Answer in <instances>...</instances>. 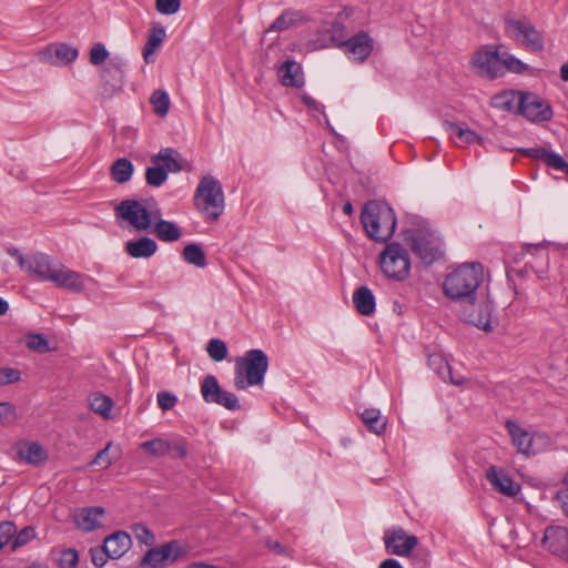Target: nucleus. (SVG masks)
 <instances>
[{
    "label": "nucleus",
    "mask_w": 568,
    "mask_h": 568,
    "mask_svg": "<svg viewBox=\"0 0 568 568\" xmlns=\"http://www.w3.org/2000/svg\"><path fill=\"white\" fill-rule=\"evenodd\" d=\"M483 281L484 268L480 263H463L445 277L443 290L448 298L460 304L477 297Z\"/></svg>",
    "instance_id": "1"
},
{
    "label": "nucleus",
    "mask_w": 568,
    "mask_h": 568,
    "mask_svg": "<svg viewBox=\"0 0 568 568\" xmlns=\"http://www.w3.org/2000/svg\"><path fill=\"white\" fill-rule=\"evenodd\" d=\"M361 221L367 236L381 243H386L393 236L397 224L393 209L376 201H369L364 205Z\"/></svg>",
    "instance_id": "2"
},
{
    "label": "nucleus",
    "mask_w": 568,
    "mask_h": 568,
    "mask_svg": "<svg viewBox=\"0 0 568 568\" xmlns=\"http://www.w3.org/2000/svg\"><path fill=\"white\" fill-rule=\"evenodd\" d=\"M268 368V357L262 349H250L242 357H237L234 366V386L245 389L248 386L260 385Z\"/></svg>",
    "instance_id": "3"
},
{
    "label": "nucleus",
    "mask_w": 568,
    "mask_h": 568,
    "mask_svg": "<svg viewBox=\"0 0 568 568\" xmlns=\"http://www.w3.org/2000/svg\"><path fill=\"white\" fill-rule=\"evenodd\" d=\"M114 215L122 227L125 225L140 233L151 229L153 222L161 216V211L149 210L142 201L125 199L114 207Z\"/></svg>",
    "instance_id": "4"
},
{
    "label": "nucleus",
    "mask_w": 568,
    "mask_h": 568,
    "mask_svg": "<svg viewBox=\"0 0 568 568\" xmlns=\"http://www.w3.org/2000/svg\"><path fill=\"white\" fill-rule=\"evenodd\" d=\"M327 32L333 44L344 49L346 53H352L354 60L359 63L364 62L373 51V39L365 31H359L347 39L346 27L336 21L331 24Z\"/></svg>",
    "instance_id": "5"
},
{
    "label": "nucleus",
    "mask_w": 568,
    "mask_h": 568,
    "mask_svg": "<svg viewBox=\"0 0 568 568\" xmlns=\"http://www.w3.org/2000/svg\"><path fill=\"white\" fill-rule=\"evenodd\" d=\"M199 200L203 201L201 211L207 215V220L214 222L223 213L224 193L221 183L212 175L204 176L195 191V203L200 207Z\"/></svg>",
    "instance_id": "6"
},
{
    "label": "nucleus",
    "mask_w": 568,
    "mask_h": 568,
    "mask_svg": "<svg viewBox=\"0 0 568 568\" xmlns=\"http://www.w3.org/2000/svg\"><path fill=\"white\" fill-rule=\"evenodd\" d=\"M379 262L383 273L392 280L404 281L409 274L408 252L399 243L387 244L381 254Z\"/></svg>",
    "instance_id": "7"
},
{
    "label": "nucleus",
    "mask_w": 568,
    "mask_h": 568,
    "mask_svg": "<svg viewBox=\"0 0 568 568\" xmlns=\"http://www.w3.org/2000/svg\"><path fill=\"white\" fill-rule=\"evenodd\" d=\"M503 45H483L474 52L470 59L471 67L477 74L495 80L501 77V49Z\"/></svg>",
    "instance_id": "8"
},
{
    "label": "nucleus",
    "mask_w": 568,
    "mask_h": 568,
    "mask_svg": "<svg viewBox=\"0 0 568 568\" xmlns=\"http://www.w3.org/2000/svg\"><path fill=\"white\" fill-rule=\"evenodd\" d=\"M404 241L410 245V250L417 255L425 265H430L437 261L443 252L438 240L433 235L418 230H406L403 232Z\"/></svg>",
    "instance_id": "9"
},
{
    "label": "nucleus",
    "mask_w": 568,
    "mask_h": 568,
    "mask_svg": "<svg viewBox=\"0 0 568 568\" xmlns=\"http://www.w3.org/2000/svg\"><path fill=\"white\" fill-rule=\"evenodd\" d=\"M505 31L517 40H521L523 44L531 52H541L545 48L544 37L532 23L526 18L515 19L505 18Z\"/></svg>",
    "instance_id": "10"
},
{
    "label": "nucleus",
    "mask_w": 568,
    "mask_h": 568,
    "mask_svg": "<svg viewBox=\"0 0 568 568\" xmlns=\"http://www.w3.org/2000/svg\"><path fill=\"white\" fill-rule=\"evenodd\" d=\"M459 317L467 324L474 325L485 332H491L494 325L491 322L493 303L489 300L480 302L476 298H469L459 304Z\"/></svg>",
    "instance_id": "11"
},
{
    "label": "nucleus",
    "mask_w": 568,
    "mask_h": 568,
    "mask_svg": "<svg viewBox=\"0 0 568 568\" xmlns=\"http://www.w3.org/2000/svg\"><path fill=\"white\" fill-rule=\"evenodd\" d=\"M186 555L185 549L178 540H170L169 542L160 546L152 547L139 562L140 568H162L176 562L180 558Z\"/></svg>",
    "instance_id": "12"
},
{
    "label": "nucleus",
    "mask_w": 568,
    "mask_h": 568,
    "mask_svg": "<svg viewBox=\"0 0 568 568\" xmlns=\"http://www.w3.org/2000/svg\"><path fill=\"white\" fill-rule=\"evenodd\" d=\"M518 113L531 122H546L554 116L549 102L531 92H519Z\"/></svg>",
    "instance_id": "13"
},
{
    "label": "nucleus",
    "mask_w": 568,
    "mask_h": 568,
    "mask_svg": "<svg viewBox=\"0 0 568 568\" xmlns=\"http://www.w3.org/2000/svg\"><path fill=\"white\" fill-rule=\"evenodd\" d=\"M201 394L206 403H213L229 410L241 408L237 396L224 390L214 375H206L201 383Z\"/></svg>",
    "instance_id": "14"
},
{
    "label": "nucleus",
    "mask_w": 568,
    "mask_h": 568,
    "mask_svg": "<svg viewBox=\"0 0 568 568\" xmlns=\"http://www.w3.org/2000/svg\"><path fill=\"white\" fill-rule=\"evenodd\" d=\"M125 61L120 57H114L101 69L100 77L102 81V97L112 98L122 91L124 85Z\"/></svg>",
    "instance_id": "15"
},
{
    "label": "nucleus",
    "mask_w": 568,
    "mask_h": 568,
    "mask_svg": "<svg viewBox=\"0 0 568 568\" xmlns=\"http://www.w3.org/2000/svg\"><path fill=\"white\" fill-rule=\"evenodd\" d=\"M19 265L33 278L51 282L59 263L53 262L47 254L36 253L28 257L19 255Z\"/></svg>",
    "instance_id": "16"
},
{
    "label": "nucleus",
    "mask_w": 568,
    "mask_h": 568,
    "mask_svg": "<svg viewBox=\"0 0 568 568\" xmlns=\"http://www.w3.org/2000/svg\"><path fill=\"white\" fill-rule=\"evenodd\" d=\"M383 539L386 551L399 557L409 556L418 545V538L414 535H408L402 527L387 529Z\"/></svg>",
    "instance_id": "17"
},
{
    "label": "nucleus",
    "mask_w": 568,
    "mask_h": 568,
    "mask_svg": "<svg viewBox=\"0 0 568 568\" xmlns=\"http://www.w3.org/2000/svg\"><path fill=\"white\" fill-rule=\"evenodd\" d=\"M542 545L552 555L568 561V529L559 526L547 527L542 538Z\"/></svg>",
    "instance_id": "18"
},
{
    "label": "nucleus",
    "mask_w": 568,
    "mask_h": 568,
    "mask_svg": "<svg viewBox=\"0 0 568 568\" xmlns=\"http://www.w3.org/2000/svg\"><path fill=\"white\" fill-rule=\"evenodd\" d=\"M151 162L153 164L161 163L166 173L169 172L176 173L181 171H190V163L180 154V152L172 148H164L159 151V153L151 156Z\"/></svg>",
    "instance_id": "19"
},
{
    "label": "nucleus",
    "mask_w": 568,
    "mask_h": 568,
    "mask_svg": "<svg viewBox=\"0 0 568 568\" xmlns=\"http://www.w3.org/2000/svg\"><path fill=\"white\" fill-rule=\"evenodd\" d=\"M486 478L496 491L505 496L515 497L520 491V486L497 466H490L487 469Z\"/></svg>",
    "instance_id": "20"
},
{
    "label": "nucleus",
    "mask_w": 568,
    "mask_h": 568,
    "mask_svg": "<svg viewBox=\"0 0 568 568\" xmlns=\"http://www.w3.org/2000/svg\"><path fill=\"white\" fill-rule=\"evenodd\" d=\"M84 275L65 267L59 263L54 276L51 282L58 287L69 290L74 293H81L84 291Z\"/></svg>",
    "instance_id": "21"
},
{
    "label": "nucleus",
    "mask_w": 568,
    "mask_h": 568,
    "mask_svg": "<svg viewBox=\"0 0 568 568\" xmlns=\"http://www.w3.org/2000/svg\"><path fill=\"white\" fill-rule=\"evenodd\" d=\"M78 49L65 43L50 44L40 53L43 61L55 65L69 64L78 58Z\"/></svg>",
    "instance_id": "22"
},
{
    "label": "nucleus",
    "mask_w": 568,
    "mask_h": 568,
    "mask_svg": "<svg viewBox=\"0 0 568 568\" xmlns=\"http://www.w3.org/2000/svg\"><path fill=\"white\" fill-rule=\"evenodd\" d=\"M104 514V508L100 506L80 508L74 513V524L83 531H93L101 527V518Z\"/></svg>",
    "instance_id": "23"
},
{
    "label": "nucleus",
    "mask_w": 568,
    "mask_h": 568,
    "mask_svg": "<svg viewBox=\"0 0 568 568\" xmlns=\"http://www.w3.org/2000/svg\"><path fill=\"white\" fill-rule=\"evenodd\" d=\"M16 452L20 460L33 466L48 459L45 449L37 442H20L16 445Z\"/></svg>",
    "instance_id": "24"
},
{
    "label": "nucleus",
    "mask_w": 568,
    "mask_h": 568,
    "mask_svg": "<svg viewBox=\"0 0 568 568\" xmlns=\"http://www.w3.org/2000/svg\"><path fill=\"white\" fill-rule=\"evenodd\" d=\"M103 544L110 559H119L131 548L132 540L128 532L120 530L108 536Z\"/></svg>",
    "instance_id": "25"
},
{
    "label": "nucleus",
    "mask_w": 568,
    "mask_h": 568,
    "mask_svg": "<svg viewBox=\"0 0 568 568\" xmlns=\"http://www.w3.org/2000/svg\"><path fill=\"white\" fill-rule=\"evenodd\" d=\"M280 81L285 87L301 88L304 77L301 65L292 60H286L278 68Z\"/></svg>",
    "instance_id": "26"
},
{
    "label": "nucleus",
    "mask_w": 568,
    "mask_h": 568,
    "mask_svg": "<svg viewBox=\"0 0 568 568\" xmlns=\"http://www.w3.org/2000/svg\"><path fill=\"white\" fill-rule=\"evenodd\" d=\"M156 250V242L148 236L125 243V252L134 258H149L155 254Z\"/></svg>",
    "instance_id": "27"
},
{
    "label": "nucleus",
    "mask_w": 568,
    "mask_h": 568,
    "mask_svg": "<svg viewBox=\"0 0 568 568\" xmlns=\"http://www.w3.org/2000/svg\"><path fill=\"white\" fill-rule=\"evenodd\" d=\"M506 428L511 436L514 445L520 453L530 454L535 453L532 448L534 436L528 432L521 429L515 422L508 419L506 422Z\"/></svg>",
    "instance_id": "28"
},
{
    "label": "nucleus",
    "mask_w": 568,
    "mask_h": 568,
    "mask_svg": "<svg viewBox=\"0 0 568 568\" xmlns=\"http://www.w3.org/2000/svg\"><path fill=\"white\" fill-rule=\"evenodd\" d=\"M355 310L363 316H369L375 312L376 302L371 288L359 286L353 294Z\"/></svg>",
    "instance_id": "29"
},
{
    "label": "nucleus",
    "mask_w": 568,
    "mask_h": 568,
    "mask_svg": "<svg viewBox=\"0 0 568 568\" xmlns=\"http://www.w3.org/2000/svg\"><path fill=\"white\" fill-rule=\"evenodd\" d=\"M443 125L448 133H450L452 135H456V144L459 146L474 143H484V138H481L470 129H464L460 125L448 120L444 121Z\"/></svg>",
    "instance_id": "30"
},
{
    "label": "nucleus",
    "mask_w": 568,
    "mask_h": 568,
    "mask_svg": "<svg viewBox=\"0 0 568 568\" xmlns=\"http://www.w3.org/2000/svg\"><path fill=\"white\" fill-rule=\"evenodd\" d=\"M153 233L162 242H175L181 237L180 227L161 216L153 222Z\"/></svg>",
    "instance_id": "31"
},
{
    "label": "nucleus",
    "mask_w": 568,
    "mask_h": 568,
    "mask_svg": "<svg viewBox=\"0 0 568 568\" xmlns=\"http://www.w3.org/2000/svg\"><path fill=\"white\" fill-rule=\"evenodd\" d=\"M361 419L367 429L376 435H382L387 426V420L382 417L379 409L366 408L361 414Z\"/></svg>",
    "instance_id": "32"
},
{
    "label": "nucleus",
    "mask_w": 568,
    "mask_h": 568,
    "mask_svg": "<svg viewBox=\"0 0 568 568\" xmlns=\"http://www.w3.org/2000/svg\"><path fill=\"white\" fill-rule=\"evenodd\" d=\"M133 170V164L129 159L120 158L112 163L110 174L113 181L123 184L131 179Z\"/></svg>",
    "instance_id": "33"
},
{
    "label": "nucleus",
    "mask_w": 568,
    "mask_h": 568,
    "mask_svg": "<svg viewBox=\"0 0 568 568\" xmlns=\"http://www.w3.org/2000/svg\"><path fill=\"white\" fill-rule=\"evenodd\" d=\"M165 38V29L161 23H153L150 29L148 41L143 48V58L149 62V57L155 52Z\"/></svg>",
    "instance_id": "34"
},
{
    "label": "nucleus",
    "mask_w": 568,
    "mask_h": 568,
    "mask_svg": "<svg viewBox=\"0 0 568 568\" xmlns=\"http://www.w3.org/2000/svg\"><path fill=\"white\" fill-rule=\"evenodd\" d=\"M518 95L516 91L499 92L491 98L490 105L503 111H514L518 109Z\"/></svg>",
    "instance_id": "35"
},
{
    "label": "nucleus",
    "mask_w": 568,
    "mask_h": 568,
    "mask_svg": "<svg viewBox=\"0 0 568 568\" xmlns=\"http://www.w3.org/2000/svg\"><path fill=\"white\" fill-rule=\"evenodd\" d=\"M519 152L528 158L541 160L549 168L556 169L558 162L561 160V155L548 151L545 148H530V149H521Z\"/></svg>",
    "instance_id": "36"
},
{
    "label": "nucleus",
    "mask_w": 568,
    "mask_h": 568,
    "mask_svg": "<svg viewBox=\"0 0 568 568\" xmlns=\"http://www.w3.org/2000/svg\"><path fill=\"white\" fill-rule=\"evenodd\" d=\"M519 152L528 158L541 160L549 168L556 169L558 162L561 160V155L548 151L545 148H530V149H521Z\"/></svg>",
    "instance_id": "37"
},
{
    "label": "nucleus",
    "mask_w": 568,
    "mask_h": 568,
    "mask_svg": "<svg viewBox=\"0 0 568 568\" xmlns=\"http://www.w3.org/2000/svg\"><path fill=\"white\" fill-rule=\"evenodd\" d=\"M90 408L102 416L103 418L108 419L111 415V409L113 407V400L111 397L103 395L101 393H93L88 398Z\"/></svg>",
    "instance_id": "38"
},
{
    "label": "nucleus",
    "mask_w": 568,
    "mask_h": 568,
    "mask_svg": "<svg viewBox=\"0 0 568 568\" xmlns=\"http://www.w3.org/2000/svg\"><path fill=\"white\" fill-rule=\"evenodd\" d=\"M182 256L185 262L196 267L203 268L206 266V256L204 251L199 244L191 243L184 246Z\"/></svg>",
    "instance_id": "39"
},
{
    "label": "nucleus",
    "mask_w": 568,
    "mask_h": 568,
    "mask_svg": "<svg viewBox=\"0 0 568 568\" xmlns=\"http://www.w3.org/2000/svg\"><path fill=\"white\" fill-rule=\"evenodd\" d=\"M141 448L155 457H162L171 453L172 443L163 438H154L143 442Z\"/></svg>",
    "instance_id": "40"
},
{
    "label": "nucleus",
    "mask_w": 568,
    "mask_h": 568,
    "mask_svg": "<svg viewBox=\"0 0 568 568\" xmlns=\"http://www.w3.org/2000/svg\"><path fill=\"white\" fill-rule=\"evenodd\" d=\"M168 176L169 174L161 163L153 164V166L145 170V182L152 187L161 186L168 180Z\"/></svg>",
    "instance_id": "41"
},
{
    "label": "nucleus",
    "mask_w": 568,
    "mask_h": 568,
    "mask_svg": "<svg viewBox=\"0 0 568 568\" xmlns=\"http://www.w3.org/2000/svg\"><path fill=\"white\" fill-rule=\"evenodd\" d=\"M150 103L153 106V111L159 116H164L169 112L170 98L169 94L163 90H155L151 98Z\"/></svg>",
    "instance_id": "42"
},
{
    "label": "nucleus",
    "mask_w": 568,
    "mask_h": 568,
    "mask_svg": "<svg viewBox=\"0 0 568 568\" xmlns=\"http://www.w3.org/2000/svg\"><path fill=\"white\" fill-rule=\"evenodd\" d=\"M527 69V64H525L516 57L508 54L507 52H501V77L506 71L520 74L524 73Z\"/></svg>",
    "instance_id": "43"
},
{
    "label": "nucleus",
    "mask_w": 568,
    "mask_h": 568,
    "mask_svg": "<svg viewBox=\"0 0 568 568\" xmlns=\"http://www.w3.org/2000/svg\"><path fill=\"white\" fill-rule=\"evenodd\" d=\"M209 356L215 362H222L227 356V346L220 338H212L206 346Z\"/></svg>",
    "instance_id": "44"
},
{
    "label": "nucleus",
    "mask_w": 568,
    "mask_h": 568,
    "mask_svg": "<svg viewBox=\"0 0 568 568\" xmlns=\"http://www.w3.org/2000/svg\"><path fill=\"white\" fill-rule=\"evenodd\" d=\"M132 531L135 538L145 546H153L155 544L154 534L143 524H134Z\"/></svg>",
    "instance_id": "45"
},
{
    "label": "nucleus",
    "mask_w": 568,
    "mask_h": 568,
    "mask_svg": "<svg viewBox=\"0 0 568 568\" xmlns=\"http://www.w3.org/2000/svg\"><path fill=\"white\" fill-rule=\"evenodd\" d=\"M27 346L38 353H47L50 351L49 342L43 334H29L27 336Z\"/></svg>",
    "instance_id": "46"
},
{
    "label": "nucleus",
    "mask_w": 568,
    "mask_h": 568,
    "mask_svg": "<svg viewBox=\"0 0 568 568\" xmlns=\"http://www.w3.org/2000/svg\"><path fill=\"white\" fill-rule=\"evenodd\" d=\"M36 538V530L32 526H27L21 529L19 532L16 530V536L13 539V545L11 546L12 550L18 549L33 540Z\"/></svg>",
    "instance_id": "47"
},
{
    "label": "nucleus",
    "mask_w": 568,
    "mask_h": 568,
    "mask_svg": "<svg viewBox=\"0 0 568 568\" xmlns=\"http://www.w3.org/2000/svg\"><path fill=\"white\" fill-rule=\"evenodd\" d=\"M16 536V525L13 521H3L0 524V548L11 544Z\"/></svg>",
    "instance_id": "48"
},
{
    "label": "nucleus",
    "mask_w": 568,
    "mask_h": 568,
    "mask_svg": "<svg viewBox=\"0 0 568 568\" xmlns=\"http://www.w3.org/2000/svg\"><path fill=\"white\" fill-rule=\"evenodd\" d=\"M79 562V554L74 548L63 549L58 560L59 568H75Z\"/></svg>",
    "instance_id": "49"
},
{
    "label": "nucleus",
    "mask_w": 568,
    "mask_h": 568,
    "mask_svg": "<svg viewBox=\"0 0 568 568\" xmlns=\"http://www.w3.org/2000/svg\"><path fill=\"white\" fill-rule=\"evenodd\" d=\"M109 58V51L102 43H95L90 50V63L92 65H100L104 63Z\"/></svg>",
    "instance_id": "50"
},
{
    "label": "nucleus",
    "mask_w": 568,
    "mask_h": 568,
    "mask_svg": "<svg viewBox=\"0 0 568 568\" xmlns=\"http://www.w3.org/2000/svg\"><path fill=\"white\" fill-rule=\"evenodd\" d=\"M181 8V0H155V9L161 14L171 16Z\"/></svg>",
    "instance_id": "51"
},
{
    "label": "nucleus",
    "mask_w": 568,
    "mask_h": 568,
    "mask_svg": "<svg viewBox=\"0 0 568 568\" xmlns=\"http://www.w3.org/2000/svg\"><path fill=\"white\" fill-rule=\"evenodd\" d=\"M112 447V443H108L106 446L101 449L95 457L91 460L90 465H97L105 469L112 465V458L109 456V452Z\"/></svg>",
    "instance_id": "52"
},
{
    "label": "nucleus",
    "mask_w": 568,
    "mask_h": 568,
    "mask_svg": "<svg viewBox=\"0 0 568 568\" xmlns=\"http://www.w3.org/2000/svg\"><path fill=\"white\" fill-rule=\"evenodd\" d=\"M91 561L95 567H102L105 565L109 557V551L104 544L101 547L90 549Z\"/></svg>",
    "instance_id": "53"
},
{
    "label": "nucleus",
    "mask_w": 568,
    "mask_h": 568,
    "mask_svg": "<svg viewBox=\"0 0 568 568\" xmlns=\"http://www.w3.org/2000/svg\"><path fill=\"white\" fill-rule=\"evenodd\" d=\"M158 398V405L162 410H170L172 409L176 403L178 397L169 392H159L156 395Z\"/></svg>",
    "instance_id": "54"
},
{
    "label": "nucleus",
    "mask_w": 568,
    "mask_h": 568,
    "mask_svg": "<svg viewBox=\"0 0 568 568\" xmlns=\"http://www.w3.org/2000/svg\"><path fill=\"white\" fill-rule=\"evenodd\" d=\"M21 373L17 368L4 367L0 369V385H8L20 381Z\"/></svg>",
    "instance_id": "55"
},
{
    "label": "nucleus",
    "mask_w": 568,
    "mask_h": 568,
    "mask_svg": "<svg viewBox=\"0 0 568 568\" xmlns=\"http://www.w3.org/2000/svg\"><path fill=\"white\" fill-rule=\"evenodd\" d=\"M293 23L292 18H288L286 13L281 14L277 17L274 22L271 24V27L267 29L268 32L271 31H282L288 29Z\"/></svg>",
    "instance_id": "56"
},
{
    "label": "nucleus",
    "mask_w": 568,
    "mask_h": 568,
    "mask_svg": "<svg viewBox=\"0 0 568 568\" xmlns=\"http://www.w3.org/2000/svg\"><path fill=\"white\" fill-rule=\"evenodd\" d=\"M429 362L430 363H439L442 366L438 371V374L442 375L444 377V372L442 371V368H445L449 375V378H450V382L455 385H462L463 384V378H455L452 374V371H450V367L449 365L440 357V356H434V357H429Z\"/></svg>",
    "instance_id": "57"
},
{
    "label": "nucleus",
    "mask_w": 568,
    "mask_h": 568,
    "mask_svg": "<svg viewBox=\"0 0 568 568\" xmlns=\"http://www.w3.org/2000/svg\"><path fill=\"white\" fill-rule=\"evenodd\" d=\"M14 417V407L7 402L0 403V422L7 423Z\"/></svg>",
    "instance_id": "58"
},
{
    "label": "nucleus",
    "mask_w": 568,
    "mask_h": 568,
    "mask_svg": "<svg viewBox=\"0 0 568 568\" xmlns=\"http://www.w3.org/2000/svg\"><path fill=\"white\" fill-rule=\"evenodd\" d=\"M301 100L303 103L313 111L323 112L324 106L320 102H317L315 99H313L311 95L303 93L301 95Z\"/></svg>",
    "instance_id": "59"
},
{
    "label": "nucleus",
    "mask_w": 568,
    "mask_h": 568,
    "mask_svg": "<svg viewBox=\"0 0 568 568\" xmlns=\"http://www.w3.org/2000/svg\"><path fill=\"white\" fill-rule=\"evenodd\" d=\"M413 558L417 564L422 565V568H426L429 562V551L426 549H417Z\"/></svg>",
    "instance_id": "60"
},
{
    "label": "nucleus",
    "mask_w": 568,
    "mask_h": 568,
    "mask_svg": "<svg viewBox=\"0 0 568 568\" xmlns=\"http://www.w3.org/2000/svg\"><path fill=\"white\" fill-rule=\"evenodd\" d=\"M171 452H174V456L178 458H184L187 455L186 448L181 442L172 443Z\"/></svg>",
    "instance_id": "61"
},
{
    "label": "nucleus",
    "mask_w": 568,
    "mask_h": 568,
    "mask_svg": "<svg viewBox=\"0 0 568 568\" xmlns=\"http://www.w3.org/2000/svg\"><path fill=\"white\" fill-rule=\"evenodd\" d=\"M265 545L270 550H272L278 555H282L285 552L284 546L276 540L268 539V540H266Z\"/></svg>",
    "instance_id": "62"
},
{
    "label": "nucleus",
    "mask_w": 568,
    "mask_h": 568,
    "mask_svg": "<svg viewBox=\"0 0 568 568\" xmlns=\"http://www.w3.org/2000/svg\"><path fill=\"white\" fill-rule=\"evenodd\" d=\"M378 568H404L396 559L388 558L381 562Z\"/></svg>",
    "instance_id": "63"
},
{
    "label": "nucleus",
    "mask_w": 568,
    "mask_h": 568,
    "mask_svg": "<svg viewBox=\"0 0 568 568\" xmlns=\"http://www.w3.org/2000/svg\"><path fill=\"white\" fill-rule=\"evenodd\" d=\"M557 498L561 503L564 514L568 517V494H558Z\"/></svg>",
    "instance_id": "64"
}]
</instances>
